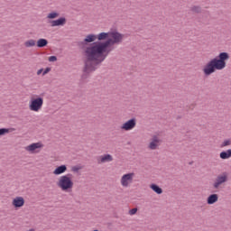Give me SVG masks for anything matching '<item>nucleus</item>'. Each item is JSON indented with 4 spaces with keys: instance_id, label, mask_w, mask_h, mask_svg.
<instances>
[{
    "instance_id": "nucleus-3",
    "label": "nucleus",
    "mask_w": 231,
    "mask_h": 231,
    "mask_svg": "<svg viewBox=\"0 0 231 231\" xmlns=\"http://www.w3.org/2000/svg\"><path fill=\"white\" fill-rule=\"evenodd\" d=\"M77 45L80 50H83L84 59V69L83 75L81 76V81L86 82L88 79V36L85 37L83 42H78Z\"/></svg>"
},
{
    "instance_id": "nucleus-21",
    "label": "nucleus",
    "mask_w": 231,
    "mask_h": 231,
    "mask_svg": "<svg viewBox=\"0 0 231 231\" xmlns=\"http://www.w3.org/2000/svg\"><path fill=\"white\" fill-rule=\"evenodd\" d=\"M37 44V42L33 39L28 40L24 42L25 48H33Z\"/></svg>"
},
{
    "instance_id": "nucleus-23",
    "label": "nucleus",
    "mask_w": 231,
    "mask_h": 231,
    "mask_svg": "<svg viewBox=\"0 0 231 231\" xmlns=\"http://www.w3.org/2000/svg\"><path fill=\"white\" fill-rule=\"evenodd\" d=\"M59 13L57 12H51V13H49L48 15H47V19H57V17H59Z\"/></svg>"
},
{
    "instance_id": "nucleus-1",
    "label": "nucleus",
    "mask_w": 231,
    "mask_h": 231,
    "mask_svg": "<svg viewBox=\"0 0 231 231\" xmlns=\"http://www.w3.org/2000/svg\"><path fill=\"white\" fill-rule=\"evenodd\" d=\"M125 35L118 31H110V37L104 42H93L88 47V73L97 71L109 53L115 48V44H122Z\"/></svg>"
},
{
    "instance_id": "nucleus-29",
    "label": "nucleus",
    "mask_w": 231,
    "mask_h": 231,
    "mask_svg": "<svg viewBox=\"0 0 231 231\" xmlns=\"http://www.w3.org/2000/svg\"><path fill=\"white\" fill-rule=\"evenodd\" d=\"M71 171L72 172H79V171H80V166H73Z\"/></svg>"
},
{
    "instance_id": "nucleus-10",
    "label": "nucleus",
    "mask_w": 231,
    "mask_h": 231,
    "mask_svg": "<svg viewBox=\"0 0 231 231\" xmlns=\"http://www.w3.org/2000/svg\"><path fill=\"white\" fill-rule=\"evenodd\" d=\"M133 176H134V173H126L122 176L121 184L123 185V187L129 186V181H133Z\"/></svg>"
},
{
    "instance_id": "nucleus-7",
    "label": "nucleus",
    "mask_w": 231,
    "mask_h": 231,
    "mask_svg": "<svg viewBox=\"0 0 231 231\" xmlns=\"http://www.w3.org/2000/svg\"><path fill=\"white\" fill-rule=\"evenodd\" d=\"M136 127V118L133 117L121 125L123 131H132Z\"/></svg>"
},
{
    "instance_id": "nucleus-30",
    "label": "nucleus",
    "mask_w": 231,
    "mask_h": 231,
    "mask_svg": "<svg viewBox=\"0 0 231 231\" xmlns=\"http://www.w3.org/2000/svg\"><path fill=\"white\" fill-rule=\"evenodd\" d=\"M44 71V69H40L38 71H37V75H41L42 73H43Z\"/></svg>"
},
{
    "instance_id": "nucleus-19",
    "label": "nucleus",
    "mask_w": 231,
    "mask_h": 231,
    "mask_svg": "<svg viewBox=\"0 0 231 231\" xmlns=\"http://www.w3.org/2000/svg\"><path fill=\"white\" fill-rule=\"evenodd\" d=\"M150 189L155 192V194H163V189L158 186V184H151Z\"/></svg>"
},
{
    "instance_id": "nucleus-4",
    "label": "nucleus",
    "mask_w": 231,
    "mask_h": 231,
    "mask_svg": "<svg viewBox=\"0 0 231 231\" xmlns=\"http://www.w3.org/2000/svg\"><path fill=\"white\" fill-rule=\"evenodd\" d=\"M71 174L63 175L60 178L57 185L64 192H69L73 189V180H71Z\"/></svg>"
},
{
    "instance_id": "nucleus-17",
    "label": "nucleus",
    "mask_w": 231,
    "mask_h": 231,
    "mask_svg": "<svg viewBox=\"0 0 231 231\" xmlns=\"http://www.w3.org/2000/svg\"><path fill=\"white\" fill-rule=\"evenodd\" d=\"M107 162H113V156L109 153L101 156L100 161H98V163H106Z\"/></svg>"
},
{
    "instance_id": "nucleus-27",
    "label": "nucleus",
    "mask_w": 231,
    "mask_h": 231,
    "mask_svg": "<svg viewBox=\"0 0 231 231\" xmlns=\"http://www.w3.org/2000/svg\"><path fill=\"white\" fill-rule=\"evenodd\" d=\"M51 71V68L47 67L43 72H42V77H44V75H48V73H50Z\"/></svg>"
},
{
    "instance_id": "nucleus-2",
    "label": "nucleus",
    "mask_w": 231,
    "mask_h": 231,
    "mask_svg": "<svg viewBox=\"0 0 231 231\" xmlns=\"http://www.w3.org/2000/svg\"><path fill=\"white\" fill-rule=\"evenodd\" d=\"M230 60L228 52H220L217 57L211 59L203 68L205 77H210L216 71H221L226 68V60Z\"/></svg>"
},
{
    "instance_id": "nucleus-14",
    "label": "nucleus",
    "mask_w": 231,
    "mask_h": 231,
    "mask_svg": "<svg viewBox=\"0 0 231 231\" xmlns=\"http://www.w3.org/2000/svg\"><path fill=\"white\" fill-rule=\"evenodd\" d=\"M217 201H219V195L216 193L210 194L207 199L208 205H214L215 203H217Z\"/></svg>"
},
{
    "instance_id": "nucleus-11",
    "label": "nucleus",
    "mask_w": 231,
    "mask_h": 231,
    "mask_svg": "<svg viewBox=\"0 0 231 231\" xmlns=\"http://www.w3.org/2000/svg\"><path fill=\"white\" fill-rule=\"evenodd\" d=\"M12 205L14 208H21V207H24V198L16 197L13 199Z\"/></svg>"
},
{
    "instance_id": "nucleus-6",
    "label": "nucleus",
    "mask_w": 231,
    "mask_h": 231,
    "mask_svg": "<svg viewBox=\"0 0 231 231\" xmlns=\"http://www.w3.org/2000/svg\"><path fill=\"white\" fill-rule=\"evenodd\" d=\"M227 181H228V172L224 171L221 174H218L215 179V181L213 183V189H219L221 185H224V183H226Z\"/></svg>"
},
{
    "instance_id": "nucleus-20",
    "label": "nucleus",
    "mask_w": 231,
    "mask_h": 231,
    "mask_svg": "<svg viewBox=\"0 0 231 231\" xmlns=\"http://www.w3.org/2000/svg\"><path fill=\"white\" fill-rule=\"evenodd\" d=\"M13 131H15V128H0V136H5V134L13 133Z\"/></svg>"
},
{
    "instance_id": "nucleus-18",
    "label": "nucleus",
    "mask_w": 231,
    "mask_h": 231,
    "mask_svg": "<svg viewBox=\"0 0 231 231\" xmlns=\"http://www.w3.org/2000/svg\"><path fill=\"white\" fill-rule=\"evenodd\" d=\"M36 46L37 48H46V46H48V41L44 38H40L36 42Z\"/></svg>"
},
{
    "instance_id": "nucleus-5",
    "label": "nucleus",
    "mask_w": 231,
    "mask_h": 231,
    "mask_svg": "<svg viewBox=\"0 0 231 231\" xmlns=\"http://www.w3.org/2000/svg\"><path fill=\"white\" fill-rule=\"evenodd\" d=\"M43 104L44 98L42 97H32L29 102V109L37 113L42 109Z\"/></svg>"
},
{
    "instance_id": "nucleus-25",
    "label": "nucleus",
    "mask_w": 231,
    "mask_h": 231,
    "mask_svg": "<svg viewBox=\"0 0 231 231\" xmlns=\"http://www.w3.org/2000/svg\"><path fill=\"white\" fill-rule=\"evenodd\" d=\"M231 145V139H226L223 141V143L220 144V147H228Z\"/></svg>"
},
{
    "instance_id": "nucleus-12",
    "label": "nucleus",
    "mask_w": 231,
    "mask_h": 231,
    "mask_svg": "<svg viewBox=\"0 0 231 231\" xmlns=\"http://www.w3.org/2000/svg\"><path fill=\"white\" fill-rule=\"evenodd\" d=\"M42 147H44V144H42V143H33L26 147V151H28L29 152H33L37 151V149H42Z\"/></svg>"
},
{
    "instance_id": "nucleus-16",
    "label": "nucleus",
    "mask_w": 231,
    "mask_h": 231,
    "mask_svg": "<svg viewBox=\"0 0 231 231\" xmlns=\"http://www.w3.org/2000/svg\"><path fill=\"white\" fill-rule=\"evenodd\" d=\"M219 157L221 160H228L229 158H231V149L221 152L219 153Z\"/></svg>"
},
{
    "instance_id": "nucleus-15",
    "label": "nucleus",
    "mask_w": 231,
    "mask_h": 231,
    "mask_svg": "<svg viewBox=\"0 0 231 231\" xmlns=\"http://www.w3.org/2000/svg\"><path fill=\"white\" fill-rule=\"evenodd\" d=\"M66 171H68V166H66L65 164H61L53 171V174L55 176H60V174H64Z\"/></svg>"
},
{
    "instance_id": "nucleus-13",
    "label": "nucleus",
    "mask_w": 231,
    "mask_h": 231,
    "mask_svg": "<svg viewBox=\"0 0 231 231\" xmlns=\"http://www.w3.org/2000/svg\"><path fill=\"white\" fill-rule=\"evenodd\" d=\"M110 37V31L106 32H102L97 34V42H106V41H108Z\"/></svg>"
},
{
    "instance_id": "nucleus-8",
    "label": "nucleus",
    "mask_w": 231,
    "mask_h": 231,
    "mask_svg": "<svg viewBox=\"0 0 231 231\" xmlns=\"http://www.w3.org/2000/svg\"><path fill=\"white\" fill-rule=\"evenodd\" d=\"M161 143L162 140L158 138V135H152L148 147L151 151H156V149H158V145Z\"/></svg>"
},
{
    "instance_id": "nucleus-28",
    "label": "nucleus",
    "mask_w": 231,
    "mask_h": 231,
    "mask_svg": "<svg viewBox=\"0 0 231 231\" xmlns=\"http://www.w3.org/2000/svg\"><path fill=\"white\" fill-rule=\"evenodd\" d=\"M49 62H57V56L49 57Z\"/></svg>"
},
{
    "instance_id": "nucleus-24",
    "label": "nucleus",
    "mask_w": 231,
    "mask_h": 231,
    "mask_svg": "<svg viewBox=\"0 0 231 231\" xmlns=\"http://www.w3.org/2000/svg\"><path fill=\"white\" fill-rule=\"evenodd\" d=\"M190 10L193 12V14H201V6L199 5H193Z\"/></svg>"
},
{
    "instance_id": "nucleus-9",
    "label": "nucleus",
    "mask_w": 231,
    "mask_h": 231,
    "mask_svg": "<svg viewBox=\"0 0 231 231\" xmlns=\"http://www.w3.org/2000/svg\"><path fill=\"white\" fill-rule=\"evenodd\" d=\"M51 26L55 27V26H64L66 23H68V20L66 17H60L57 20H51L49 21Z\"/></svg>"
},
{
    "instance_id": "nucleus-26",
    "label": "nucleus",
    "mask_w": 231,
    "mask_h": 231,
    "mask_svg": "<svg viewBox=\"0 0 231 231\" xmlns=\"http://www.w3.org/2000/svg\"><path fill=\"white\" fill-rule=\"evenodd\" d=\"M136 212H138V208H134L129 210L130 216H134V214H136Z\"/></svg>"
},
{
    "instance_id": "nucleus-31",
    "label": "nucleus",
    "mask_w": 231,
    "mask_h": 231,
    "mask_svg": "<svg viewBox=\"0 0 231 231\" xmlns=\"http://www.w3.org/2000/svg\"><path fill=\"white\" fill-rule=\"evenodd\" d=\"M180 118H181V116H177V120H180Z\"/></svg>"
},
{
    "instance_id": "nucleus-22",
    "label": "nucleus",
    "mask_w": 231,
    "mask_h": 231,
    "mask_svg": "<svg viewBox=\"0 0 231 231\" xmlns=\"http://www.w3.org/2000/svg\"><path fill=\"white\" fill-rule=\"evenodd\" d=\"M96 39H98L97 34H93V33L88 34V43L92 42V44H93V42H95Z\"/></svg>"
}]
</instances>
